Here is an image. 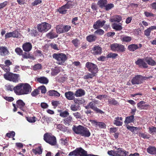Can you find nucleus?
I'll return each instance as SVG.
<instances>
[{"label":"nucleus","mask_w":156,"mask_h":156,"mask_svg":"<svg viewBox=\"0 0 156 156\" xmlns=\"http://www.w3.org/2000/svg\"><path fill=\"white\" fill-rule=\"evenodd\" d=\"M145 102L143 101H141L137 104V107L140 109H146L149 106V105H145Z\"/></svg>","instance_id":"18"},{"label":"nucleus","mask_w":156,"mask_h":156,"mask_svg":"<svg viewBox=\"0 0 156 156\" xmlns=\"http://www.w3.org/2000/svg\"><path fill=\"white\" fill-rule=\"evenodd\" d=\"M73 115L77 119L81 118V114L80 112H76L73 113Z\"/></svg>","instance_id":"55"},{"label":"nucleus","mask_w":156,"mask_h":156,"mask_svg":"<svg viewBox=\"0 0 156 156\" xmlns=\"http://www.w3.org/2000/svg\"><path fill=\"white\" fill-rule=\"evenodd\" d=\"M22 57L24 59L33 58V56L30 55L29 52H26L22 54Z\"/></svg>","instance_id":"28"},{"label":"nucleus","mask_w":156,"mask_h":156,"mask_svg":"<svg viewBox=\"0 0 156 156\" xmlns=\"http://www.w3.org/2000/svg\"><path fill=\"white\" fill-rule=\"evenodd\" d=\"M96 75L93 73H88L87 75L83 76V78L85 79H88L89 78H92L93 77L95 76Z\"/></svg>","instance_id":"44"},{"label":"nucleus","mask_w":156,"mask_h":156,"mask_svg":"<svg viewBox=\"0 0 156 156\" xmlns=\"http://www.w3.org/2000/svg\"><path fill=\"white\" fill-rule=\"evenodd\" d=\"M25 105V103L21 100H19L16 101V105L18 108L22 110Z\"/></svg>","instance_id":"26"},{"label":"nucleus","mask_w":156,"mask_h":156,"mask_svg":"<svg viewBox=\"0 0 156 156\" xmlns=\"http://www.w3.org/2000/svg\"><path fill=\"white\" fill-rule=\"evenodd\" d=\"M108 154L112 156H117V151H109L108 152Z\"/></svg>","instance_id":"56"},{"label":"nucleus","mask_w":156,"mask_h":156,"mask_svg":"<svg viewBox=\"0 0 156 156\" xmlns=\"http://www.w3.org/2000/svg\"><path fill=\"white\" fill-rule=\"evenodd\" d=\"M111 48L113 51L119 52H123L126 51V48L123 45L117 43L111 44Z\"/></svg>","instance_id":"9"},{"label":"nucleus","mask_w":156,"mask_h":156,"mask_svg":"<svg viewBox=\"0 0 156 156\" xmlns=\"http://www.w3.org/2000/svg\"><path fill=\"white\" fill-rule=\"evenodd\" d=\"M22 48L25 52H29L32 49V45L30 43H26L23 45Z\"/></svg>","instance_id":"16"},{"label":"nucleus","mask_w":156,"mask_h":156,"mask_svg":"<svg viewBox=\"0 0 156 156\" xmlns=\"http://www.w3.org/2000/svg\"><path fill=\"white\" fill-rule=\"evenodd\" d=\"M113 28L116 30H120L122 29V27L121 24H119L114 23L113 25Z\"/></svg>","instance_id":"37"},{"label":"nucleus","mask_w":156,"mask_h":156,"mask_svg":"<svg viewBox=\"0 0 156 156\" xmlns=\"http://www.w3.org/2000/svg\"><path fill=\"white\" fill-rule=\"evenodd\" d=\"M48 95L50 96H55L59 97L60 95V94L57 91L55 90H50L48 92Z\"/></svg>","instance_id":"32"},{"label":"nucleus","mask_w":156,"mask_h":156,"mask_svg":"<svg viewBox=\"0 0 156 156\" xmlns=\"http://www.w3.org/2000/svg\"><path fill=\"white\" fill-rule=\"evenodd\" d=\"M131 40V38L130 37L125 36L122 37V40L123 41L128 42L130 41Z\"/></svg>","instance_id":"48"},{"label":"nucleus","mask_w":156,"mask_h":156,"mask_svg":"<svg viewBox=\"0 0 156 156\" xmlns=\"http://www.w3.org/2000/svg\"><path fill=\"white\" fill-rule=\"evenodd\" d=\"M144 14L147 17L154 16V14L151 12H145L144 13Z\"/></svg>","instance_id":"62"},{"label":"nucleus","mask_w":156,"mask_h":156,"mask_svg":"<svg viewBox=\"0 0 156 156\" xmlns=\"http://www.w3.org/2000/svg\"><path fill=\"white\" fill-rule=\"evenodd\" d=\"M60 71V70L59 68H55L51 72V74L52 75L54 76L57 75Z\"/></svg>","instance_id":"47"},{"label":"nucleus","mask_w":156,"mask_h":156,"mask_svg":"<svg viewBox=\"0 0 156 156\" xmlns=\"http://www.w3.org/2000/svg\"><path fill=\"white\" fill-rule=\"evenodd\" d=\"M66 8L65 5L62 6L58 9V11L59 12L62 14H65L66 13L67 10L66 9Z\"/></svg>","instance_id":"40"},{"label":"nucleus","mask_w":156,"mask_h":156,"mask_svg":"<svg viewBox=\"0 0 156 156\" xmlns=\"http://www.w3.org/2000/svg\"><path fill=\"white\" fill-rule=\"evenodd\" d=\"M16 52L18 55H22L23 53V50L19 48H16L15 49Z\"/></svg>","instance_id":"49"},{"label":"nucleus","mask_w":156,"mask_h":156,"mask_svg":"<svg viewBox=\"0 0 156 156\" xmlns=\"http://www.w3.org/2000/svg\"><path fill=\"white\" fill-rule=\"evenodd\" d=\"M72 42L76 47H78L79 41L78 39L76 38L73 40L72 41Z\"/></svg>","instance_id":"52"},{"label":"nucleus","mask_w":156,"mask_h":156,"mask_svg":"<svg viewBox=\"0 0 156 156\" xmlns=\"http://www.w3.org/2000/svg\"><path fill=\"white\" fill-rule=\"evenodd\" d=\"M65 96L69 100H72L74 98V95L73 92L68 91L65 93Z\"/></svg>","instance_id":"21"},{"label":"nucleus","mask_w":156,"mask_h":156,"mask_svg":"<svg viewBox=\"0 0 156 156\" xmlns=\"http://www.w3.org/2000/svg\"><path fill=\"white\" fill-rule=\"evenodd\" d=\"M85 66L91 73L96 75L98 72V68L97 66L93 63L89 62H87Z\"/></svg>","instance_id":"7"},{"label":"nucleus","mask_w":156,"mask_h":156,"mask_svg":"<svg viewBox=\"0 0 156 156\" xmlns=\"http://www.w3.org/2000/svg\"><path fill=\"white\" fill-rule=\"evenodd\" d=\"M38 90H41V92L42 93H45L46 91L45 87L44 86H42L39 87L38 88Z\"/></svg>","instance_id":"53"},{"label":"nucleus","mask_w":156,"mask_h":156,"mask_svg":"<svg viewBox=\"0 0 156 156\" xmlns=\"http://www.w3.org/2000/svg\"><path fill=\"white\" fill-rule=\"evenodd\" d=\"M44 140L47 143L51 145H55L56 144V137L52 135L47 133L44 136Z\"/></svg>","instance_id":"6"},{"label":"nucleus","mask_w":156,"mask_h":156,"mask_svg":"<svg viewBox=\"0 0 156 156\" xmlns=\"http://www.w3.org/2000/svg\"><path fill=\"white\" fill-rule=\"evenodd\" d=\"M115 120L114 121L113 123L117 126H120L122 125V118L121 117H117L115 118Z\"/></svg>","instance_id":"19"},{"label":"nucleus","mask_w":156,"mask_h":156,"mask_svg":"<svg viewBox=\"0 0 156 156\" xmlns=\"http://www.w3.org/2000/svg\"><path fill=\"white\" fill-rule=\"evenodd\" d=\"M70 108L73 111H76L78 110V108L75 105H72L70 107Z\"/></svg>","instance_id":"63"},{"label":"nucleus","mask_w":156,"mask_h":156,"mask_svg":"<svg viewBox=\"0 0 156 156\" xmlns=\"http://www.w3.org/2000/svg\"><path fill=\"white\" fill-rule=\"evenodd\" d=\"M15 134L14 132L12 131L10 133H7L6 134V136L9 138L11 137H13L15 135Z\"/></svg>","instance_id":"59"},{"label":"nucleus","mask_w":156,"mask_h":156,"mask_svg":"<svg viewBox=\"0 0 156 156\" xmlns=\"http://www.w3.org/2000/svg\"><path fill=\"white\" fill-rule=\"evenodd\" d=\"M114 7V5L112 3L107 4L104 8V9L106 11H108Z\"/></svg>","instance_id":"39"},{"label":"nucleus","mask_w":156,"mask_h":156,"mask_svg":"<svg viewBox=\"0 0 156 156\" xmlns=\"http://www.w3.org/2000/svg\"><path fill=\"white\" fill-rule=\"evenodd\" d=\"M80 154H82V156H88L87 154V152L82 148L80 147L77 148L74 151L69 153V156H77L79 155H80Z\"/></svg>","instance_id":"8"},{"label":"nucleus","mask_w":156,"mask_h":156,"mask_svg":"<svg viewBox=\"0 0 156 156\" xmlns=\"http://www.w3.org/2000/svg\"><path fill=\"white\" fill-rule=\"evenodd\" d=\"M122 20V17L121 16L116 15L114 16V17L110 19V21L111 22H120Z\"/></svg>","instance_id":"30"},{"label":"nucleus","mask_w":156,"mask_h":156,"mask_svg":"<svg viewBox=\"0 0 156 156\" xmlns=\"http://www.w3.org/2000/svg\"><path fill=\"white\" fill-rule=\"evenodd\" d=\"M41 66L40 64H37L35 65L33 67V69L34 70H36L41 69Z\"/></svg>","instance_id":"57"},{"label":"nucleus","mask_w":156,"mask_h":156,"mask_svg":"<svg viewBox=\"0 0 156 156\" xmlns=\"http://www.w3.org/2000/svg\"><path fill=\"white\" fill-rule=\"evenodd\" d=\"M33 152L35 154H41L42 153V150L41 148L39 147L35 150H33Z\"/></svg>","instance_id":"41"},{"label":"nucleus","mask_w":156,"mask_h":156,"mask_svg":"<svg viewBox=\"0 0 156 156\" xmlns=\"http://www.w3.org/2000/svg\"><path fill=\"white\" fill-rule=\"evenodd\" d=\"M72 129L75 133L84 137H89L90 134L89 130L86 127L81 125L77 126H74Z\"/></svg>","instance_id":"2"},{"label":"nucleus","mask_w":156,"mask_h":156,"mask_svg":"<svg viewBox=\"0 0 156 156\" xmlns=\"http://www.w3.org/2000/svg\"><path fill=\"white\" fill-rule=\"evenodd\" d=\"M75 4L74 2H71L68 1L67 3L65 5L66 8L67 9H69L72 8L73 6Z\"/></svg>","instance_id":"38"},{"label":"nucleus","mask_w":156,"mask_h":156,"mask_svg":"<svg viewBox=\"0 0 156 156\" xmlns=\"http://www.w3.org/2000/svg\"><path fill=\"white\" fill-rule=\"evenodd\" d=\"M9 52L6 48L4 47H0V54L2 56H5L8 55Z\"/></svg>","instance_id":"20"},{"label":"nucleus","mask_w":156,"mask_h":156,"mask_svg":"<svg viewBox=\"0 0 156 156\" xmlns=\"http://www.w3.org/2000/svg\"><path fill=\"white\" fill-rule=\"evenodd\" d=\"M12 37H19L20 34L19 32L16 31H14L12 32Z\"/></svg>","instance_id":"58"},{"label":"nucleus","mask_w":156,"mask_h":156,"mask_svg":"<svg viewBox=\"0 0 156 156\" xmlns=\"http://www.w3.org/2000/svg\"><path fill=\"white\" fill-rule=\"evenodd\" d=\"M51 27V25L46 22L42 23L37 26L38 31L41 32H46L50 29Z\"/></svg>","instance_id":"10"},{"label":"nucleus","mask_w":156,"mask_h":156,"mask_svg":"<svg viewBox=\"0 0 156 156\" xmlns=\"http://www.w3.org/2000/svg\"><path fill=\"white\" fill-rule=\"evenodd\" d=\"M136 65H138L140 67L146 68L147 67V64L144 61L143 59H139L135 62Z\"/></svg>","instance_id":"14"},{"label":"nucleus","mask_w":156,"mask_h":156,"mask_svg":"<svg viewBox=\"0 0 156 156\" xmlns=\"http://www.w3.org/2000/svg\"><path fill=\"white\" fill-rule=\"evenodd\" d=\"M38 94H39V93L38 89L35 90L31 93V94L33 96H35Z\"/></svg>","instance_id":"61"},{"label":"nucleus","mask_w":156,"mask_h":156,"mask_svg":"<svg viewBox=\"0 0 156 156\" xmlns=\"http://www.w3.org/2000/svg\"><path fill=\"white\" fill-rule=\"evenodd\" d=\"M97 39L96 36L91 34L87 36L86 37L87 40L89 42L95 41Z\"/></svg>","instance_id":"29"},{"label":"nucleus","mask_w":156,"mask_h":156,"mask_svg":"<svg viewBox=\"0 0 156 156\" xmlns=\"http://www.w3.org/2000/svg\"><path fill=\"white\" fill-rule=\"evenodd\" d=\"M147 152L151 154H156V148L154 147H150L147 150Z\"/></svg>","instance_id":"31"},{"label":"nucleus","mask_w":156,"mask_h":156,"mask_svg":"<svg viewBox=\"0 0 156 156\" xmlns=\"http://www.w3.org/2000/svg\"><path fill=\"white\" fill-rule=\"evenodd\" d=\"M151 31V30L149 27L148 28L145 30L144 32V34L146 36H148L150 35V34Z\"/></svg>","instance_id":"60"},{"label":"nucleus","mask_w":156,"mask_h":156,"mask_svg":"<svg viewBox=\"0 0 156 156\" xmlns=\"http://www.w3.org/2000/svg\"><path fill=\"white\" fill-rule=\"evenodd\" d=\"M26 118L28 121L31 123H34L36 121V117L34 116L33 117H26Z\"/></svg>","instance_id":"43"},{"label":"nucleus","mask_w":156,"mask_h":156,"mask_svg":"<svg viewBox=\"0 0 156 156\" xmlns=\"http://www.w3.org/2000/svg\"><path fill=\"white\" fill-rule=\"evenodd\" d=\"M84 91L82 89H79L75 92V95L76 97H81L85 94Z\"/></svg>","instance_id":"27"},{"label":"nucleus","mask_w":156,"mask_h":156,"mask_svg":"<svg viewBox=\"0 0 156 156\" xmlns=\"http://www.w3.org/2000/svg\"><path fill=\"white\" fill-rule=\"evenodd\" d=\"M105 22L106 21L105 20L101 21L100 20H98L94 23L93 27L95 29H98L99 28L102 27L104 25Z\"/></svg>","instance_id":"12"},{"label":"nucleus","mask_w":156,"mask_h":156,"mask_svg":"<svg viewBox=\"0 0 156 156\" xmlns=\"http://www.w3.org/2000/svg\"><path fill=\"white\" fill-rule=\"evenodd\" d=\"M37 80L40 83L43 84H47L48 82V79L44 77L37 78Z\"/></svg>","instance_id":"24"},{"label":"nucleus","mask_w":156,"mask_h":156,"mask_svg":"<svg viewBox=\"0 0 156 156\" xmlns=\"http://www.w3.org/2000/svg\"><path fill=\"white\" fill-rule=\"evenodd\" d=\"M107 97V96L106 95H99L97 96L96 98L100 100H101L103 98H106Z\"/></svg>","instance_id":"64"},{"label":"nucleus","mask_w":156,"mask_h":156,"mask_svg":"<svg viewBox=\"0 0 156 156\" xmlns=\"http://www.w3.org/2000/svg\"><path fill=\"white\" fill-rule=\"evenodd\" d=\"M52 57L53 58L57 60V63L60 65H63L67 58L66 55L62 53L54 54Z\"/></svg>","instance_id":"4"},{"label":"nucleus","mask_w":156,"mask_h":156,"mask_svg":"<svg viewBox=\"0 0 156 156\" xmlns=\"http://www.w3.org/2000/svg\"><path fill=\"white\" fill-rule=\"evenodd\" d=\"M69 115V113L67 111H65L64 112H61L59 114L60 116L63 117H66L68 116Z\"/></svg>","instance_id":"42"},{"label":"nucleus","mask_w":156,"mask_h":156,"mask_svg":"<svg viewBox=\"0 0 156 156\" xmlns=\"http://www.w3.org/2000/svg\"><path fill=\"white\" fill-rule=\"evenodd\" d=\"M107 4V0H100L98 2L97 4L101 8L104 9Z\"/></svg>","instance_id":"25"},{"label":"nucleus","mask_w":156,"mask_h":156,"mask_svg":"<svg viewBox=\"0 0 156 156\" xmlns=\"http://www.w3.org/2000/svg\"><path fill=\"white\" fill-rule=\"evenodd\" d=\"M108 102L109 105H119V103L114 98H110L108 99Z\"/></svg>","instance_id":"33"},{"label":"nucleus","mask_w":156,"mask_h":156,"mask_svg":"<svg viewBox=\"0 0 156 156\" xmlns=\"http://www.w3.org/2000/svg\"><path fill=\"white\" fill-rule=\"evenodd\" d=\"M72 118L70 115L67 118L64 119V123L65 124L69 123L72 120Z\"/></svg>","instance_id":"50"},{"label":"nucleus","mask_w":156,"mask_h":156,"mask_svg":"<svg viewBox=\"0 0 156 156\" xmlns=\"http://www.w3.org/2000/svg\"><path fill=\"white\" fill-rule=\"evenodd\" d=\"M63 26L58 25L56 27V31L58 34H61L64 33Z\"/></svg>","instance_id":"35"},{"label":"nucleus","mask_w":156,"mask_h":156,"mask_svg":"<svg viewBox=\"0 0 156 156\" xmlns=\"http://www.w3.org/2000/svg\"><path fill=\"white\" fill-rule=\"evenodd\" d=\"M134 122V116L133 115L128 116L126 118L124 122L126 124H128Z\"/></svg>","instance_id":"23"},{"label":"nucleus","mask_w":156,"mask_h":156,"mask_svg":"<svg viewBox=\"0 0 156 156\" xmlns=\"http://www.w3.org/2000/svg\"><path fill=\"white\" fill-rule=\"evenodd\" d=\"M64 33L66 32L69 31L71 29V26L69 25H66L63 26Z\"/></svg>","instance_id":"54"},{"label":"nucleus","mask_w":156,"mask_h":156,"mask_svg":"<svg viewBox=\"0 0 156 156\" xmlns=\"http://www.w3.org/2000/svg\"><path fill=\"white\" fill-rule=\"evenodd\" d=\"M91 123L94 125L98 126L100 128H104L105 126V124L102 122H98L95 120H90Z\"/></svg>","instance_id":"22"},{"label":"nucleus","mask_w":156,"mask_h":156,"mask_svg":"<svg viewBox=\"0 0 156 156\" xmlns=\"http://www.w3.org/2000/svg\"><path fill=\"white\" fill-rule=\"evenodd\" d=\"M146 62L148 64L151 66L156 65V62L151 58H147L145 59Z\"/></svg>","instance_id":"34"},{"label":"nucleus","mask_w":156,"mask_h":156,"mask_svg":"<svg viewBox=\"0 0 156 156\" xmlns=\"http://www.w3.org/2000/svg\"><path fill=\"white\" fill-rule=\"evenodd\" d=\"M95 105V103L94 102L91 101L86 106L85 108L87 109L91 108L94 111H95L97 113H99L101 114L104 113L103 111L98 108Z\"/></svg>","instance_id":"11"},{"label":"nucleus","mask_w":156,"mask_h":156,"mask_svg":"<svg viewBox=\"0 0 156 156\" xmlns=\"http://www.w3.org/2000/svg\"><path fill=\"white\" fill-rule=\"evenodd\" d=\"M5 79L14 83L18 82L19 80L20 76L18 74H14L10 72H7L3 75Z\"/></svg>","instance_id":"3"},{"label":"nucleus","mask_w":156,"mask_h":156,"mask_svg":"<svg viewBox=\"0 0 156 156\" xmlns=\"http://www.w3.org/2000/svg\"><path fill=\"white\" fill-rule=\"evenodd\" d=\"M46 36L48 38L50 39H53L54 38L57 37H58V35L55 33L51 31L47 34Z\"/></svg>","instance_id":"36"},{"label":"nucleus","mask_w":156,"mask_h":156,"mask_svg":"<svg viewBox=\"0 0 156 156\" xmlns=\"http://www.w3.org/2000/svg\"><path fill=\"white\" fill-rule=\"evenodd\" d=\"M152 78V76L146 77L142 76L141 75H137L132 78L131 82L133 85L140 84L143 83L144 80Z\"/></svg>","instance_id":"5"},{"label":"nucleus","mask_w":156,"mask_h":156,"mask_svg":"<svg viewBox=\"0 0 156 156\" xmlns=\"http://www.w3.org/2000/svg\"><path fill=\"white\" fill-rule=\"evenodd\" d=\"M118 55L117 54L115 53H110L108 54L107 55V58H115Z\"/></svg>","instance_id":"45"},{"label":"nucleus","mask_w":156,"mask_h":156,"mask_svg":"<svg viewBox=\"0 0 156 156\" xmlns=\"http://www.w3.org/2000/svg\"><path fill=\"white\" fill-rule=\"evenodd\" d=\"M31 90V87L27 83H20L13 87L15 93L18 95L27 94Z\"/></svg>","instance_id":"1"},{"label":"nucleus","mask_w":156,"mask_h":156,"mask_svg":"<svg viewBox=\"0 0 156 156\" xmlns=\"http://www.w3.org/2000/svg\"><path fill=\"white\" fill-rule=\"evenodd\" d=\"M101 48L99 46H94L91 50V52L94 55H100L101 53Z\"/></svg>","instance_id":"13"},{"label":"nucleus","mask_w":156,"mask_h":156,"mask_svg":"<svg viewBox=\"0 0 156 156\" xmlns=\"http://www.w3.org/2000/svg\"><path fill=\"white\" fill-rule=\"evenodd\" d=\"M104 33V30L100 29H98L94 32V34H98L99 35H103Z\"/></svg>","instance_id":"51"},{"label":"nucleus","mask_w":156,"mask_h":156,"mask_svg":"<svg viewBox=\"0 0 156 156\" xmlns=\"http://www.w3.org/2000/svg\"><path fill=\"white\" fill-rule=\"evenodd\" d=\"M139 46L137 44H133L128 46V48L129 50L131 51H134L139 48H140L142 47V45L141 44H139Z\"/></svg>","instance_id":"15"},{"label":"nucleus","mask_w":156,"mask_h":156,"mask_svg":"<svg viewBox=\"0 0 156 156\" xmlns=\"http://www.w3.org/2000/svg\"><path fill=\"white\" fill-rule=\"evenodd\" d=\"M127 128L132 132H134L135 130H136L138 129V127L134 126H131L129 125L127 126Z\"/></svg>","instance_id":"46"},{"label":"nucleus","mask_w":156,"mask_h":156,"mask_svg":"<svg viewBox=\"0 0 156 156\" xmlns=\"http://www.w3.org/2000/svg\"><path fill=\"white\" fill-rule=\"evenodd\" d=\"M117 151V156H126L129 153L123 150L122 148H118Z\"/></svg>","instance_id":"17"}]
</instances>
